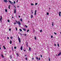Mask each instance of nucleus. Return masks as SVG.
Returning <instances> with one entry per match:
<instances>
[{
  "label": "nucleus",
  "mask_w": 61,
  "mask_h": 61,
  "mask_svg": "<svg viewBox=\"0 0 61 61\" xmlns=\"http://www.w3.org/2000/svg\"><path fill=\"white\" fill-rule=\"evenodd\" d=\"M10 5H9V6L8 8L9 9H10Z\"/></svg>",
  "instance_id": "nucleus-25"
},
{
  "label": "nucleus",
  "mask_w": 61,
  "mask_h": 61,
  "mask_svg": "<svg viewBox=\"0 0 61 61\" xmlns=\"http://www.w3.org/2000/svg\"><path fill=\"white\" fill-rule=\"evenodd\" d=\"M23 49V46H22L20 48V50H22Z\"/></svg>",
  "instance_id": "nucleus-10"
},
{
  "label": "nucleus",
  "mask_w": 61,
  "mask_h": 61,
  "mask_svg": "<svg viewBox=\"0 0 61 61\" xmlns=\"http://www.w3.org/2000/svg\"><path fill=\"white\" fill-rule=\"evenodd\" d=\"M59 16H61V15L60 14H59Z\"/></svg>",
  "instance_id": "nucleus-51"
},
{
  "label": "nucleus",
  "mask_w": 61,
  "mask_h": 61,
  "mask_svg": "<svg viewBox=\"0 0 61 61\" xmlns=\"http://www.w3.org/2000/svg\"><path fill=\"white\" fill-rule=\"evenodd\" d=\"M31 5H34V4H33L32 3H31Z\"/></svg>",
  "instance_id": "nucleus-24"
},
{
  "label": "nucleus",
  "mask_w": 61,
  "mask_h": 61,
  "mask_svg": "<svg viewBox=\"0 0 61 61\" xmlns=\"http://www.w3.org/2000/svg\"><path fill=\"white\" fill-rule=\"evenodd\" d=\"M18 40L19 41V43L21 42V40L20 39V38H19V37H18Z\"/></svg>",
  "instance_id": "nucleus-2"
},
{
  "label": "nucleus",
  "mask_w": 61,
  "mask_h": 61,
  "mask_svg": "<svg viewBox=\"0 0 61 61\" xmlns=\"http://www.w3.org/2000/svg\"><path fill=\"white\" fill-rule=\"evenodd\" d=\"M29 51H31V48H30V47H29Z\"/></svg>",
  "instance_id": "nucleus-9"
},
{
  "label": "nucleus",
  "mask_w": 61,
  "mask_h": 61,
  "mask_svg": "<svg viewBox=\"0 0 61 61\" xmlns=\"http://www.w3.org/2000/svg\"><path fill=\"white\" fill-rule=\"evenodd\" d=\"M3 0L4 1V2L5 3H7V0Z\"/></svg>",
  "instance_id": "nucleus-4"
},
{
  "label": "nucleus",
  "mask_w": 61,
  "mask_h": 61,
  "mask_svg": "<svg viewBox=\"0 0 61 61\" xmlns=\"http://www.w3.org/2000/svg\"><path fill=\"white\" fill-rule=\"evenodd\" d=\"M61 14V12H60L59 13V14Z\"/></svg>",
  "instance_id": "nucleus-35"
},
{
  "label": "nucleus",
  "mask_w": 61,
  "mask_h": 61,
  "mask_svg": "<svg viewBox=\"0 0 61 61\" xmlns=\"http://www.w3.org/2000/svg\"><path fill=\"white\" fill-rule=\"evenodd\" d=\"M30 17L31 18H33V15H31Z\"/></svg>",
  "instance_id": "nucleus-11"
},
{
  "label": "nucleus",
  "mask_w": 61,
  "mask_h": 61,
  "mask_svg": "<svg viewBox=\"0 0 61 61\" xmlns=\"http://www.w3.org/2000/svg\"><path fill=\"white\" fill-rule=\"evenodd\" d=\"M41 57H42V55H41Z\"/></svg>",
  "instance_id": "nucleus-47"
},
{
  "label": "nucleus",
  "mask_w": 61,
  "mask_h": 61,
  "mask_svg": "<svg viewBox=\"0 0 61 61\" xmlns=\"http://www.w3.org/2000/svg\"><path fill=\"white\" fill-rule=\"evenodd\" d=\"M10 38H11V39H13V37H10Z\"/></svg>",
  "instance_id": "nucleus-40"
},
{
  "label": "nucleus",
  "mask_w": 61,
  "mask_h": 61,
  "mask_svg": "<svg viewBox=\"0 0 61 61\" xmlns=\"http://www.w3.org/2000/svg\"><path fill=\"white\" fill-rule=\"evenodd\" d=\"M24 35H25V36H26V34H24Z\"/></svg>",
  "instance_id": "nucleus-53"
},
{
  "label": "nucleus",
  "mask_w": 61,
  "mask_h": 61,
  "mask_svg": "<svg viewBox=\"0 0 61 61\" xmlns=\"http://www.w3.org/2000/svg\"><path fill=\"white\" fill-rule=\"evenodd\" d=\"M31 12H33V10H31Z\"/></svg>",
  "instance_id": "nucleus-63"
},
{
  "label": "nucleus",
  "mask_w": 61,
  "mask_h": 61,
  "mask_svg": "<svg viewBox=\"0 0 61 61\" xmlns=\"http://www.w3.org/2000/svg\"><path fill=\"white\" fill-rule=\"evenodd\" d=\"M27 44H28V42H27L26 43V46H27V47L28 46L27 45Z\"/></svg>",
  "instance_id": "nucleus-15"
},
{
  "label": "nucleus",
  "mask_w": 61,
  "mask_h": 61,
  "mask_svg": "<svg viewBox=\"0 0 61 61\" xmlns=\"http://www.w3.org/2000/svg\"><path fill=\"white\" fill-rule=\"evenodd\" d=\"M12 56H10V59H12Z\"/></svg>",
  "instance_id": "nucleus-17"
},
{
  "label": "nucleus",
  "mask_w": 61,
  "mask_h": 61,
  "mask_svg": "<svg viewBox=\"0 0 61 61\" xmlns=\"http://www.w3.org/2000/svg\"><path fill=\"white\" fill-rule=\"evenodd\" d=\"M15 21L16 23L17 24H18L19 25H21V23L19 21H18V22H17V20H15Z\"/></svg>",
  "instance_id": "nucleus-1"
},
{
  "label": "nucleus",
  "mask_w": 61,
  "mask_h": 61,
  "mask_svg": "<svg viewBox=\"0 0 61 61\" xmlns=\"http://www.w3.org/2000/svg\"><path fill=\"white\" fill-rule=\"evenodd\" d=\"M14 12L15 14V13L16 12V10H15V9H14Z\"/></svg>",
  "instance_id": "nucleus-7"
},
{
  "label": "nucleus",
  "mask_w": 61,
  "mask_h": 61,
  "mask_svg": "<svg viewBox=\"0 0 61 61\" xmlns=\"http://www.w3.org/2000/svg\"><path fill=\"white\" fill-rule=\"evenodd\" d=\"M51 38H53V36H51Z\"/></svg>",
  "instance_id": "nucleus-46"
},
{
  "label": "nucleus",
  "mask_w": 61,
  "mask_h": 61,
  "mask_svg": "<svg viewBox=\"0 0 61 61\" xmlns=\"http://www.w3.org/2000/svg\"><path fill=\"white\" fill-rule=\"evenodd\" d=\"M16 31H17V27H16Z\"/></svg>",
  "instance_id": "nucleus-36"
},
{
  "label": "nucleus",
  "mask_w": 61,
  "mask_h": 61,
  "mask_svg": "<svg viewBox=\"0 0 61 61\" xmlns=\"http://www.w3.org/2000/svg\"><path fill=\"white\" fill-rule=\"evenodd\" d=\"M38 60H40V58H39L38 59Z\"/></svg>",
  "instance_id": "nucleus-43"
},
{
  "label": "nucleus",
  "mask_w": 61,
  "mask_h": 61,
  "mask_svg": "<svg viewBox=\"0 0 61 61\" xmlns=\"http://www.w3.org/2000/svg\"><path fill=\"white\" fill-rule=\"evenodd\" d=\"M16 55H17V56H19V55H18V53H17L16 54Z\"/></svg>",
  "instance_id": "nucleus-19"
},
{
  "label": "nucleus",
  "mask_w": 61,
  "mask_h": 61,
  "mask_svg": "<svg viewBox=\"0 0 61 61\" xmlns=\"http://www.w3.org/2000/svg\"><path fill=\"white\" fill-rule=\"evenodd\" d=\"M14 49H16V46H15L14 47Z\"/></svg>",
  "instance_id": "nucleus-32"
},
{
  "label": "nucleus",
  "mask_w": 61,
  "mask_h": 61,
  "mask_svg": "<svg viewBox=\"0 0 61 61\" xmlns=\"http://www.w3.org/2000/svg\"><path fill=\"white\" fill-rule=\"evenodd\" d=\"M29 30H27V32H29Z\"/></svg>",
  "instance_id": "nucleus-31"
},
{
  "label": "nucleus",
  "mask_w": 61,
  "mask_h": 61,
  "mask_svg": "<svg viewBox=\"0 0 61 61\" xmlns=\"http://www.w3.org/2000/svg\"><path fill=\"white\" fill-rule=\"evenodd\" d=\"M51 8H49V10H50V9Z\"/></svg>",
  "instance_id": "nucleus-58"
},
{
  "label": "nucleus",
  "mask_w": 61,
  "mask_h": 61,
  "mask_svg": "<svg viewBox=\"0 0 61 61\" xmlns=\"http://www.w3.org/2000/svg\"><path fill=\"white\" fill-rule=\"evenodd\" d=\"M25 59L27 60V58H25Z\"/></svg>",
  "instance_id": "nucleus-41"
},
{
  "label": "nucleus",
  "mask_w": 61,
  "mask_h": 61,
  "mask_svg": "<svg viewBox=\"0 0 61 61\" xmlns=\"http://www.w3.org/2000/svg\"><path fill=\"white\" fill-rule=\"evenodd\" d=\"M35 5H37V3H36L35 4Z\"/></svg>",
  "instance_id": "nucleus-37"
},
{
  "label": "nucleus",
  "mask_w": 61,
  "mask_h": 61,
  "mask_svg": "<svg viewBox=\"0 0 61 61\" xmlns=\"http://www.w3.org/2000/svg\"><path fill=\"white\" fill-rule=\"evenodd\" d=\"M34 33L35 32V30H34V31H33Z\"/></svg>",
  "instance_id": "nucleus-62"
},
{
  "label": "nucleus",
  "mask_w": 61,
  "mask_h": 61,
  "mask_svg": "<svg viewBox=\"0 0 61 61\" xmlns=\"http://www.w3.org/2000/svg\"><path fill=\"white\" fill-rule=\"evenodd\" d=\"M20 20L21 21V22L23 21V20H22V19H20Z\"/></svg>",
  "instance_id": "nucleus-13"
},
{
  "label": "nucleus",
  "mask_w": 61,
  "mask_h": 61,
  "mask_svg": "<svg viewBox=\"0 0 61 61\" xmlns=\"http://www.w3.org/2000/svg\"><path fill=\"white\" fill-rule=\"evenodd\" d=\"M3 47H4V49H6V48H5V46H3Z\"/></svg>",
  "instance_id": "nucleus-14"
},
{
  "label": "nucleus",
  "mask_w": 61,
  "mask_h": 61,
  "mask_svg": "<svg viewBox=\"0 0 61 61\" xmlns=\"http://www.w3.org/2000/svg\"><path fill=\"white\" fill-rule=\"evenodd\" d=\"M23 29L24 31H26V29H25L24 28H23Z\"/></svg>",
  "instance_id": "nucleus-8"
},
{
  "label": "nucleus",
  "mask_w": 61,
  "mask_h": 61,
  "mask_svg": "<svg viewBox=\"0 0 61 61\" xmlns=\"http://www.w3.org/2000/svg\"><path fill=\"white\" fill-rule=\"evenodd\" d=\"M57 46L58 47H59V44L58 43L57 44Z\"/></svg>",
  "instance_id": "nucleus-21"
},
{
  "label": "nucleus",
  "mask_w": 61,
  "mask_h": 61,
  "mask_svg": "<svg viewBox=\"0 0 61 61\" xmlns=\"http://www.w3.org/2000/svg\"><path fill=\"white\" fill-rule=\"evenodd\" d=\"M12 51L13 50V47H12Z\"/></svg>",
  "instance_id": "nucleus-54"
},
{
  "label": "nucleus",
  "mask_w": 61,
  "mask_h": 61,
  "mask_svg": "<svg viewBox=\"0 0 61 61\" xmlns=\"http://www.w3.org/2000/svg\"><path fill=\"white\" fill-rule=\"evenodd\" d=\"M54 45L55 46H56V44H54Z\"/></svg>",
  "instance_id": "nucleus-45"
},
{
  "label": "nucleus",
  "mask_w": 61,
  "mask_h": 61,
  "mask_svg": "<svg viewBox=\"0 0 61 61\" xmlns=\"http://www.w3.org/2000/svg\"><path fill=\"white\" fill-rule=\"evenodd\" d=\"M7 39H9V37H7Z\"/></svg>",
  "instance_id": "nucleus-50"
},
{
  "label": "nucleus",
  "mask_w": 61,
  "mask_h": 61,
  "mask_svg": "<svg viewBox=\"0 0 61 61\" xmlns=\"http://www.w3.org/2000/svg\"><path fill=\"white\" fill-rule=\"evenodd\" d=\"M19 18H20V15L19 16Z\"/></svg>",
  "instance_id": "nucleus-52"
},
{
  "label": "nucleus",
  "mask_w": 61,
  "mask_h": 61,
  "mask_svg": "<svg viewBox=\"0 0 61 61\" xmlns=\"http://www.w3.org/2000/svg\"><path fill=\"white\" fill-rule=\"evenodd\" d=\"M25 56H27L26 55H25Z\"/></svg>",
  "instance_id": "nucleus-59"
},
{
  "label": "nucleus",
  "mask_w": 61,
  "mask_h": 61,
  "mask_svg": "<svg viewBox=\"0 0 61 61\" xmlns=\"http://www.w3.org/2000/svg\"><path fill=\"white\" fill-rule=\"evenodd\" d=\"M8 1L10 2V4H12L13 3V2L11 1L10 0H8Z\"/></svg>",
  "instance_id": "nucleus-3"
},
{
  "label": "nucleus",
  "mask_w": 61,
  "mask_h": 61,
  "mask_svg": "<svg viewBox=\"0 0 61 61\" xmlns=\"http://www.w3.org/2000/svg\"><path fill=\"white\" fill-rule=\"evenodd\" d=\"M46 14L47 15H49V13H48V12H47L46 13Z\"/></svg>",
  "instance_id": "nucleus-33"
},
{
  "label": "nucleus",
  "mask_w": 61,
  "mask_h": 61,
  "mask_svg": "<svg viewBox=\"0 0 61 61\" xmlns=\"http://www.w3.org/2000/svg\"><path fill=\"white\" fill-rule=\"evenodd\" d=\"M20 35H21V36H22L23 35L22 34H21V33H20Z\"/></svg>",
  "instance_id": "nucleus-30"
},
{
  "label": "nucleus",
  "mask_w": 61,
  "mask_h": 61,
  "mask_svg": "<svg viewBox=\"0 0 61 61\" xmlns=\"http://www.w3.org/2000/svg\"><path fill=\"white\" fill-rule=\"evenodd\" d=\"M14 24H15V25L16 24V22H15Z\"/></svg>",
  "instance_id": "nucleus-49"
},
{
  "label": "nucleus",
  "mask_w": 61,
  "mask_h": 61,
  "mask_svg": "<svg viewBox=\"0 0 61 61\" xmlns=\"http://www.w3.org/2000/svg\"><path fill=\"white\" fill-rule=\"evenodd\" d=\"M40 32H42V30H40Z\"/></svg>",
  "instance_id": "nucleus-27"
},
{
  "label": "nucleus",
  "mask_w": 61,
  "mask_h": 61,
  "mask_svg": "<svg viewBox=\"0 0 61 61\" xmlns=\"http://www.w3.org/2000/svg\"><path fill=\"white\" fill-rule=\"evenodd\" d=\"M1 56L2 57H3V58H4V56H3V54Z\"/></svg>",
  "instance_id": "nucleus-23"
},
{
  "label": "nucleus",
  "mask_w": 61,
  "mask_h": 61,
  "mask_svg": "<svg viewBox=\"0 0 61 61\" xmlns=\"http://www.w3.org/2000/svg\"><path fill=\"white\" fill-rule=\"evenodd\" d=\"M5 11L6 12H7V9H6L5 10Z\"/></svg>",
  "instance_id": "nucleus-16"
},
{
  "label": "nucleus",
  "mask_w": 61,
  "mask_h": 61,
  "mask_svg": "<svg viewBox=\"0 0 61 61\" xmlns=\"http://www.w3.org/2000/svg\"><path fill=\"white\" fill-rule=\"evenodd\" d=\"M14 18V17H12V18Z\"/></svg>",
  "instance_id": "nucleus-60"
},
{
  "label": "nucleus",
  "mask_w": 61,
  "mask_h": 61,
  "mask_svg": "<svg viewBox=\"0 0 61 61\" xmlns=\"http://www.w3.org/2000/svg\"><path fill=\"white\" fill-rule=\"evenodd\" d=\"M53 23H54V22H52V26H54V25L53 24Z\"/></svg>",
  "instance_id": "nucleus-28"
},
{
  "label": "nucleus",
  "mask_w": 61,
  "mask_h": 61,
  "mask_svg": "<svg viewBox=\"0 0 61 61\" xmlns=\"http://www.w3.org/2000/svg\"><path fill=\"white\" fill-rule=\"evenodd\" d=\"M32 14H33V12H32Z\"/></svg>",
  "instance_id": "nucleus-64"
},
{
  "label": "nucleus",
  "mask_w": 61,
  "mask_h": 61,
  "mask_svg": "<svg viewBox=\"0 0 61 61\" xmlns=\"http://www.w3.org/2000/svg\"><path fill=\"white\" fill-rule=\"evenodd\" d=\"M25 27H26V28H27V27H28V26H27L26 25H25Z\"/></svg>",
  "instance_id": "nucleus-34"
},
{
  "label": "nucleus",
  "mask_w": 61,
  "mask_h": 61,
  "mask_svg": "<svg viewBox=\"0 0 61 61\" xmlns=\"http://www.w3.org/2000/svg\"><path fill=\"white\" fill-rule=\"evenodd\" d=\"M36 10H35V14L34 15H36Z\"/></svg>",
  "instance_id": "nucleus-6"
},
{
  "label": "nucleus",
  "mask_w": 61,
  "mask_h": 61,
  "mask_svg": "<svg viewBox=\"0 0 61 61\" xmlns=\"http://www.w3.org/2000/svg\"><path fill=\"white\" fill-rule=\"evenodd\" d=\"M11 30V28H10L9 29V31H10Z\"/></svg>",
  "instance_id": "nucleus-42"
},
{
  "label": "nucleus",
  "mask_w": 61,
  "mask_h": 61,
  "mask_svg": "<svg viewBox=\"0 0 61 61\" xmlns=\"http://www.w3.org/2000/svg\"><path fill=\"white\" fill-rule=\"evenodd\" d=\"M0 18H1V20H2V16H0Z\"/></svg>",
  "instance_id": "nucleus-29"
},
{
  "label": "nucleus",
  "mask_w": 61,
  "mask_h": 61,
  "mask_svg": "<svg viewBox=\"0 0 61 61\" xmlns=\"http://www.w3.org/2000/svg\"><path fill=\"white\" fill-rule=\"evenodd\" d=\"M7 21L8 22H10V20H7Z\"/></svg>",
  "instance_id": "nucleus-20"
},
{
  "label": "nucleus",
  "mask_w": 61,
  "mask_h": 61,
  "mask_svg": "<svg viewBox=\"0 0 61 61\" xmlns=\"http://www.w3.org/2000/svg\"><path fill=\"white\" fill-rule=\"evenodd\" d=\"M13 2H14V4H15V1H14Z\"/></svg>",
  "instance_id": "nucleus-44"
},
{
  "label": "nucleus",
  "mask_w": 61,
  "mask_h": 61,
  "mask_svg": "<svg viewBox=\"0 0 61 61\" xmlns=\"http://www.w3.org/2000/svg\"><path fill=\"white\" fill-rule=\"evenodd\" d=\"M48 59H49V61H50V57H49L48 58Z\"/></svg>",
  "instance_id": "nucleus-18"
},
{
  "label": "nucleus",
  "mask_w": 61,
  "mask_h": 61,
  "mask_svg": "<svg viewBox=\"0 0 61 61\" xmlns=\"http://www.w3.org/2000/svg\"><path fill=\"white\" fill-rule=\"evenodd\" d=\"M14 6L15 8H16V7H15V6Z\"/></svg>",
  "instance_id": "nucleus-56"
},
{
  "label": "nucleus",
  "mask_w": 61,
  "mask_h": 61,
  "mask_svg": "<svg viewBox=\"0 0 61 61\" xmlns=\"http://www.w3.org/2000/svg\"><path fill=\"white\" fill-rule=\"evenodd\" d=\"M36 59H38V57H36Z\"/></svg>",
  "instance_id": "nucleus-39"
},
{
  "label": "nucleus",
  "mask_w": 61,
  "mask_h": 61,
  "mask_svg": "<svg viewBox=\"0 0 61 61\" xmlns=\"http://www.w3.org/2000/svg\"><path fill=\"white\" fill-rule=\"evenodd\" d=\"M61 52H60L58 54V56H60V55H61Z\"/></svg>",
  "instance_id": "nucleus-5"
},
{
  "label": "nucleus",
  "mask_w": 61,
  "mask_h": 61,
  "mask_svg": "<svg viewBox=\"0 0 61 61\" xmlns=\"http://www.w3.org/2000/svg\"><path fill=\"white\" fill-rule=\"evenodd\" d=\"M35 37V40H36V36H35V37Z\"/></svg>",
  "instance_id": "nucleus-22"
},
{
  "label": "nucleus",
  "mask_w": 61,
  "mask_h": 61,
  "mask_svg": "<svg viewBox=\"0 0 61 61\" xmlns=\"http://www.w3.org/2000/svg\"><path fill=\"white\" fill-rule=\"evenodd\" d=\"M24 50V51H25V50Z\"/></svg>",
  "instance_id": "nucleus-55"
},
{
  "label": "nucleus",
  "mask_w": 61,
  "mask_h": 61,
  "mask_svg": "<svg viewBox=\"0 0 61 61\" xmlns=\"http://www.w3.org/2000/svg\"><path fill=\"white\" fill-rule=\"evenodd\" d=\"M18 0H17V1H16V3H17V2H18Z\"/></svg>",
  "instance_id": "nucleus-48"
},
{
  "label": "nucleus",
  "mask_w": 61,
  "mask_h": 61,
  "mask_svg": "<svg viewBox=\"0 0 61 61\" xmlns=\"http://www.w3.org/2000/svg\"><path fill=\"white\" fill-rule=\"evenodd\" d=\"M54 34H55L56 35V32H54Z\"/></svg>",
  "instance_id": "nucleus-38"
},
{
  "label": "nucleus",
  "mask_w": 61,
  "mask_h": 61,
  "mask_svg": "<svg viewBox=\"0 0 61 61\" xmlns=\"http://www.w3.org/2000/svg\"><path fill=\"white\" fill-rule=\"evenodd\" d=\"M10 44H12V41L11 40H10Z\"/></svg>",
  "instance_id": "nucleus-12"
},
{
  "label": "nucleus",
  "mask_w": 61,
  "mask_h": 61,
  "mask_svg": "<svg viewBox=\"0 0 61 61\" xmlns=\"http://www.w3.org/2000/svg\"><path fill=\"white\" fill-rule=\"evenodd\" d=\"M20 31H22V30L21 29H20Z\"/></svg>",
  "instance_id": "nucleus-26"
},
{
  "label": "nucleus",
  "mask_w": 61,
  "mask_h": 61,
  "mask_svg": "<svg viewBox=\"0 0 61 61\" xmlns=\"http://www.w3.org/2000/svg\"><path fill=\"white\" fill-rule=\"evenodd\" d=\"M1 48L0 47V50H1Z\"/></svg>",
  "instance_id": "nucleus-57"
},
{
  "label": "nucleus",
  "mask_w": 61,
  "mask_h": 61,
  "mask_svg": "<svg viewBox=\"0 0 61 61\" xmlns=\"http://www.w3.org/2000/svg\"><path fill=\"white\" fill-rule=\"evenodd\" d=\"M17 7H19V6H17Z\"/></svg>",
  "instance_id": "nucleus-61"
}]
</instances>
